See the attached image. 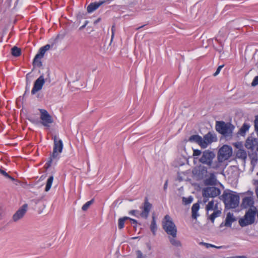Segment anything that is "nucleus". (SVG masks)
Returning a JSON list of instances; mask_svg holds the SVG:
<instances>
[{
  "mask_svg": "<svg viewBox=\"0 0 258 258\" xmlns=\"http://www.w3.org/2000/svg\"><path fill=\"white\" fill-rule=\"evenodd\" d=\"M201 155L198 159L199 161L203 164L206 165L208 167L214 169H216L220 167V165L217 162H213V160L215 158V153L209 150H206L202 152L199 149H195L193 151V156L195 159H198V156Z\"/></svg>",
  "mask_w": 258,
  "mask_h": 258,
  "instance_id": "1",
  "label": "nucleus"
},
{
  "mask_svg": "<svg viewBox=\"0 0 258 258\" xmlns=\"http://www.w3.org/2000/svg\"><path fill=\"white\" fill-rule=\"evenodd\" d=\"M217 139L214 133L209 132L203 138L198 135L191 136L189 141L198 144L202 148H206L212 143L217 141Z\"/></svg>",
  "mask_w": 258,
  "mask_h": 258,
  "instance_id": "2",
  "label": "nucleus"
},
{
  "mask_svg": "<svg viewBox=\"0 0 258 258\" xmlns=\"http://www.w3.org/2000/svg\"><path fill=\"white\" fill-rule=\"evenodd\" d=\"M63 147L62 141L60 139L55 137L53 152L44 165L46 169L49 168L53 164H56L57 161L60 158V155L62 153Z\"/></svg>",
  "mask_w": 258,
  "mask_h": 258,
  "instance_id": "3",
  "label": "nucleus"
},
{
  "mask_svg": "<svg viewBox=\"0 0 258 258\" xmlns=\"http://www.w3.org/2000/svg\"><path fill=\"white\" fill-rule=\"evenodd\" d=\"M225 207L228 209L236 208L239 204V197L235 192H229L223 195Z\"/></svg>",
  "mask_w": 258,
  "mask_h": 258,
  "instance_id": "4",
  "label": "nucleus"
},
{
  "mask_svg": "<svg viewBox=\"0 0 258 258\" xmlns=\"http://www.w3.org/2000/svg\"><path fill=\"white\" fill-rule=\"evenodd\" d=\"M162 227L168 235L175 236L177 229L172 218L169 215H166L162 220Z\"/></svg>",
  "mask_w": 258,
  "mask_h": 258,
  "instance_id": "5",
  "label": "nucleus"
},
{
  "mask_svg": "<svg viewBox=\"0 0 258 258\" xmlns=\"http://www.w3.org/2000/svg\"><path fill=\"white\" fill-rule=\"evenodd\" d=\"M256 214V207H253L251 209H249L248 211L245 213L243 218L239 219V225L241 227H244L253 224L254 222Z\"/></svg>",
  "mask_w": 258,
  "mask_h": 258,
  "instance_id": "6",
  "label": "nucleus"
},
{
  "mask_svg": "<svg viewBox=\"0 0 258 258\" xmlns=\"http://www.w3.org/2000/svg\"><path fill=\"white\" fill-rule=\"evenodd\" d=\"M232 154V148L228 145L223 146L219 150L217 159L218 163L221 165V163L228 160Z\"/></svg>",
  "mask_w": 258,
  "mask_h": 258,
  "instance_id": "7",
  "label": "nucleus"
},
{
  "mask_svg": "<svg viewBox=\"0 0 258 258\" xmlns=\"http://www.w3.org/2000/svg\"><path fill=\"white\" fill-rule=\"evenodd\" d=\"M234 127L230 123H225L224 121H217L216 129L218 132L224 136L230 135Z\"/></svg>",
  "mask_w": 258,
  "mask_h": 258,
  "instance_id": "8",
  "label": "nucleus"
},
{
  "mask_svg": "<svg viewBox=\"0 0 258 258\" xmlns=\"http://www.w3.org/2000/svg\"><path fill=\"white\" fill-rule=\"evenodd\" d=\"M221 193L220 190L215 187H206L203 189V196L204 197L203 202L204 203L207 202L208 198L216 197L219 196Z\"/></svg>",
  "mask_w": 258,
  "mask_h": 258,
  "instance_id": "9",
  "label": "nucleus"
},
{
  "mask_svg": "<svg viewBox=\"0 0 258 258\" xmlns=\"http://www.w3.org/2000/svg\"><path fill=\"white\" fill-rule=\"evenodd\" d=\"M39 110L40 112V118L41 124L44 126H50V125L53 122L52 116L45 109H39Z\"/></svg>",
  "mask_w": 258,
  "mask_h": 258,
  "instance_id": "10",
  "label": "nucleus"
},
{
  "mask_svg": "<svg viewBox=\"0 0 258 258\" xmlns=\"http://www.w3.org/2000/svg\"><path fill=\"white\" fill-rule=\"evenodd\" d=\"M50 48V45L46 44L39 49L38 53L35 55L33 60V63L35 65L39 67L42 65L40 59L44 56L46 51L49 50Z\"/></svg>",
  "mask_w": 258,
  "mask_h": 258,
  "instance_id": "11",
  "label": "nucleus"
},
{
  "mask_svg": "<svg viewBox=\"0 0 258 258\" xmlns=\"http://www.w3.org/2000/svg\"><path fill=\"white\" fill-rule=\"evenodd\" d=\"M152 207V204H150L148 199L146 198L144 205L140 208L142 210V212L140 213L141 217L144 219H147L149 216Z\"/></svg>",
  "mask_w": 258,
  "mask_h": 258,
  "instance_id": "12",
  "label": "nucleus"
},
{
  "mask_svg": "<svg viewBox=\"0 0 258 258\" xmlns=\"http://www.w3.org/2000/svg\"><path fill=\"white\" fill-rule=\"evenodd\" d=\"M45 83V80L43 75L40 76L34 82L33 87L31 90V94L34 95L42 88Z\"/></svg>",
  "mask_w": 258,
  "mask_h": 258,
  "instance_id": "13",
  "label": "nucleus"
},
{
  "mask_svg": "<svg viewBox=\"0 0 258 258\" xmlns=\"http://www.w3.org/2000/svg\"><path fill=\"white\" fill-rule=\"evenodd\" d=\"M27 210V205H23L13 216V220L14 222H17L21 219L25 215Z\"/></svg>",
  "mask_w": 258,
  "mask_h": 258,
  "instance_id": "14",
  "label": "nucleus"
},
{
  "mask_svg": "<svg viewBox=\"0 0 258 258\" xmlns=\"http://www.w3.org/2000/svg\"><path fill=\"white\" fill-rule=\"evenodd\" d=\"M106 2H108V3H109V0H103V1H99L98 2H95L94 3H91L90 4L88 7H87V12L89 13H92L94 11H95L96 10H97L100 6H101L102 5L106 3Z\"/></svg>",
  "mask_w": 258,
  "mask_h": 258,
  "instance_id": "15",
  "label": "nucleus"
},
{
  "mask_svg": "<svg viewBox=\"0 0 258 258\" xmlns=\"http://www.w3.org/2000/svg\"><path fill=\"white\" fill-rule=\"evenodd\" d=\"M254 198L253 197H245L242 199L241 207L244 209H251L253 207H255L254 206Z\"/></svg>",
  "mask_w": 258,
  "mask_h": 258,
  "instance_id": "16",
  "label": "nucleus"
},
{
  "mask_svg": "<svg viewBox=\"0 0 258 258\" xmlns=\"http://www.w3.org/2000/svg\"><path fill=\"white\" fill-rule=\"evenodd\" d=\"M258 145V140L254 138H248L245 142V147L248 149L253 150Z\"/></svg>",
  "mask_w": 258,
  "mask_h": 258,
  "instance_id": "17",
  "label": "nucleus"
},
{
  "mask_svg": "<svg viewBox=\"0 0 258 258\" xmlns=\"http://www.w3.org/2000/svg\"><path fill=\"white\" fill-rule=\"evenodd\" d=\"M236 220L233 214L231 213H227L225 221L224 226L226 227H231L232 223Z\"/></svg>",
  "mask_w": 258,
  "mask_h": 258,
  "instance_id": "18",
  "label": "nucleus"
},
{
  "mask_svg": "<svg viewBox=\"0 0 258 258\" xmlns=\"http://www.w3.org/2000/svg\"><path fill=\"white\" fill-rule=\"evenodd\" d=\"M207 211L216 210L218 209V203L217 201L212 200L210 201L206 206Z\"/></svg>",
  "mask_w": 258,
  "mask_h": 258,
  "instance_id": "19",
  "label": "nucleus"
},
{
  "mask_svg": "<svg viewBox=\"0 0 258 258\" xmlns=\"http://www.w3.org/2000/svg\"><path fill=\"white\" fill-rule=\"evenodd\" d=\"M177 233H175V236L174 235H168V238L171 244L176 247L181 246V242L176 239Z\"/></svg>",
  "mask_w": 258,
  "mask_h": 258,
  "instance_id": "20",
  "label": "nucleus"
},
{
  "mask_svg": "<svg viewBox=\"0 0 258 258\" xmlns=\"http://www.w3.org/2000/svg\"><path fill=\"white\" fill-rule=\"evenodd\" d=\"M200 209V205L198 203L194 204L191 208V212H192V218L193 219H196L197 217L199 216L198 214V211Z\"/></svg>",
  "mask_w": 258,
  "mask_h": 258,
  "instance_id": "21",
  "label": "nucleus"
},
{
  "mask_svg": "<svg viewBox=\"0 0 258 258\" xmlns=\"http://www.w3.org/2000/svg\"><path fill=\"white\" fill-rule=\"evenodd\" d=\"M216 177L214 173H210L209 178L205 180V183L206 185H214L216 183Z\"/></svg>",
  "mask_w": 258,
  "mask_h": 258,
  "instance_id": "22",
  "label": "nucleus"
},
{
  "mask_svg": "<svg viewBox=\"0 0 258 258\" xmlns=\"http://www.w3.org/2000/svg\"><path fill=\"white\" fill-rule=\"evenodd\" d=\"M250 127V125L248 123H244L240 128L238 134L241 136H244L246 132H247Z\"/></svg>",
  "mask_w": 258,
  "mask_h": 258,
  "instance_id": "23",
  "label": "nucleus"
},
{
  "mask_svg": "<svg viewBox=\"0 0 258 258\" xmlns=\"http://www.w3.org/2000/svg\"><path fill=\"white\" fill-rule=\"evenodd\" d=\"M236 157L238 158L244 160L247 157V154L244 150L239 149L236 152Z\"/></svg>",
  "mask_w": 258,
  "mask_h": 258,
  "instance_id": "24",
  "label": "nucleus"
},
{
  "mask_svg": "<svg viewBox=\"0 0 258 258\" xmlns=\"http://www.w3.org/2000/svg\"><path fill=\"white\" fill-rule=\"evenodd\" d=\"M221 214L220 210L218 209L214 210V212L209 216V219L213 223L216 217H219Z\"/></svg>",
  "mask_w": 258,
  "mask_h": 258,
  "instance_id": "25",
  "label": "nucleus"
},
{
  "mask_svg": "<svg viewBox=\"0 0 258 258\" xmlns=\"http://www.w3.org/2000/svg\"><path fill=\"white\" fill-rule=\"evenodd\" d=\"M53 180V176H50L49 177V178L47 180L45 188V191L47 192L48 191L52 185V182Z\"/></svg>",
  "mask_w": 258,
  "mask_h": 258,
  "instance_id": "26",
  "label": "nucleus"
},
{
  "mask_svg": "<svg viewBox=\"0 0 258 258\" xmlns=\"http://www.w3.org/2000/svg\"><path fill=\"white\" fill-rule=\"evenodd\" d=\"M150 229L152 232L153 234L155 235L156 234V232L157 229V226L155 220V218L154 217H153V219L150 225Z\"/></svg>",
  "mask_w": 258,
  "mask_h": 258,
  "instance_id": "27",
  "label": "nucleus"
},
{
  "mask_svg": "<svg viewBox=\"0 0 258 258\" xmlns=\"http://www.w3.org/2000/svg\"><path fill=\"white\" fill-rule=\"evenodd\" d=\"M128 218H129V217H124L118 219V226L119 229H121L124 227L125 221L126 220L128 219Z\"/></svg>",
  "mask_w": 258,
  "mask_h": 258,
  "instance_id": "28",
  "label": "nucleus"
},
{
  "mask_svg": "<svg viewBox=\"0 0 258 258\" xmlns=\"http://www.w3.org/2000/svg\"><path fill=\"white\" fill-rule=\"evenodd\" d=\"M12 54L13 56L17 57L21 54V50L16 46H14L12 49Z\"/></svg>",
  "mask_w": 258,
  "mask_h": 258,
  "instance_id": "29",
  "label": "nucleus"
},
{
  "mask_svg": "<svg viewBox=\"0 0 258 258\" xmlns=\"http://www.w3.org/2000/svg\"><path fill=\"white\" fill-rule=\"evenodd\" d=\"M200 245H204L207 248H209L210 247H214V248H216L220 249V248H221L222 247V246H216L215 245H213V244H210V243H205V242H200Z\"/></svg>",
  "mask_w": 258,
  "mask_h": 258,
  "instance_id": "30",
  "label": "nucleus"
},
{
  "mask_svg": "<svg viewBox=\"0 0 258 258\" xmlns=\"http://www.w3.org/2000/svg\"><path fill=\"white\" fill-rule=\"evenodd\" d=\"M193 201V198L191 196H189L188 198L183 197L182 198V202L185 205H188L190 204Z\"/></svg>",
  "mask_w": 258,
  "mask_h": 258,
  "instance_id": "31",
  "label": "nucleus"
},
{
  "mask_svg": "<svg viewBox=\"0 0 258 258\" xmlns=\"http://www.w3.org/2000/svg\"><path fill=\"white\" fill-rule=\"evenodd\" d=\"M93 203V200H91L89 201L86 202L82 207V209L83 211H86L91 206V205Z\"/></svg>",
  "mask_w": 258,
  "mask_h": 258,
  "instance_id": "32",
  "label": "nucleus"
},
{
  "mask_svg": "<svg viewBox=\"0 0 258 258\" xmlns=\"http://www.w3.org/2000/svg\"><path fill=\"white\" fill-rule=\"evenodd\" d=\"M252 184L255 187V192L256 197H257V198L258 199V180H257V179H253L252 180Z\"/></svg>",
  "mask_w": 258,
  "mask_h": 258,
  "instance_id": "33",
  "label": "nucleus"
},
{
  "mask_svg": "<svg viewBox=\"0 0 258 258\" xmlns=\"http://www.w3.org/2000/svg\"><path fill=\"white\" fill-rule=\"evenodd\" d=\"M0 173L2 174L6 177L11 179L12 180H14V178L10 176L5 171L0 169Z\"/></svg>",
  "mask_w": 258,
  "mask_h": 258,
  "instance_id": "34",
  "label": "nucleus"
},
{
  "mask_svg": "<svg viewBox=\"0 0 258 258\" xmlns=\"http://www.w3.org/2000/svg\"><path fill=\"white\" fill-rule=\"evenodd\" d=\"M254 128L255 131L258 135V115L255 116L254 120Z\"/></svg>",
  "mask_w": 258,
  "mask_h": 258,
  "instance_id": "35",
  "label": "nucleus"
},
{
  "mask_svg": "<svg viewBox=\"0 0 258 258\" xmlns=\"http://www.w3.org/2000/svg\"><path fill=\"white\" fill-rule=\"evenodd\" d=\"M257 85H258V76H256L254 78V79L251 83V86L254 87Z\"/></svg>",
  "mask_w": 258,
  "mask_h": 258,
  "instance_id": "36",
  "label": "nucleus"
},
{
  "mask_svg": "<svg viewBox=\"0 0 258 258\" xmlns=\"http://www.w3.org/2000/svg\"><path fill=\"white\" fill-rule=\"evenodd\" d=\"M224 67L223 65H221V66H220L218 67V68L217 69V70L215 72V73L214 74V76H216L217 75H218L219 73L220 72L222 68Z\"/></svg>",
  "mask_w": 258,
  "mask_h": 258,
  "instance_id": "37",
  "label": "nucleus"
},
{
  "mask_svg": "<svg viewBox=\"0 0 258 258\" xmlns=\"http://www.w3.org/2000/svg\"><path fill=\"white\" fill-rule=\"evenodd\" d=\"M136 253H137V258H144V257L141 251L138 250L136 251Z\"/></svg>",
  "mask_w": 258,
  "mask_h": 258,
  "instance_id": "38",
  "label": "nucleus"
},
{
  "mask_svg": "<svg viewBox=\"0 0 258 258\" xmlns=\"http://www.w3.org/2000/svg\"><path fill=\"white\" fill-rule=\"evenodd\" d=\"M245 194H246L247 195H248V197H252L253 198V191H251V190H248L247 191Z\"/></svg>",
  "mask_w": 258,
  "mask_h": 258,
  "instance_id": "39",
  "label": "nucleus"
},
{
  "mask_svg": "<svg viewBox=\"0 0 258 258\" xmlns=\"http://www.w3.org/2000/svg\"><path fill=\"white\" fill-rule=\"evenodd\" d=\"M128 219H129L131 221L132 224L137 225V221L136 220L131 218H128Z\"/></svg>",
  "mask_w": 258,
  "mask_h": 258,
  "instance_id": "40",
  "label": "nucleus"
},
{
  "mask_svg": "<svg viewBox=\"0 0 258 258\" xmlns=\"http://www.w3.org/2000/svg\"><path fill=\"white\" fill-rule=\"evenodd\" d=\"M167 185H168V181L166 180L165 183H164V190H165L167 188Z\"/></svg>",
  "mask_w": 258,
  "mask_h": 258,
  "instance_id": "41",
  "label": "nucleus"
},
{
  "mask_svg": "<svg viewBox=\"0 0 258 258\" xmlns=\"http://www.w3.org/2000/svg\"><path fill=\"white\" fill-rule=\"evenodd\" d=\"M113 27H114L113 26L112 28V29H111V30H112V35H111V41L112 40L113 38L114 37V31H113Z\"/></svg>",
  "mask_w": 258,
  "mask_h": 258,
  "instance_id": "42",
  "label": "nucleus"
},
{
  "mask_svg": "<svg viewBox=\"0 0 258 258\" xmlns=\"http://www.w3.org/2000/svg\"><path fill=\"white\" fill-rule=\"evenodd\" d=\"M235 258H246L245 256H237Z\"/></svg>",
  "mask_w": 258,
  "mask_h": 258,
  "instance_id": "43",
  "label": "nucleus"
},
{
  "mask_svg": "<svg viewBox=\"0 0 258 258\" xmlns=\"http://www.w3.org/2000/svg\"><path fill=\"white\" fill-rule=\"evenodd\" d=\"M136 212V211H135V210L132 211V214H134V213H135Z\"/></svg>",
  "mask_w": 258,
  "mask_h": 258,
  "instance_id": "44",
  "label": "nucleus"
},
{
  "mask_svg": "<svg viewBox=\"0 0 258 258\" xmlns=\"http://www.w3.org/2000/svg\"><path fill=\"white\" fill-rule=\"evenodd\" d=\"M85 27V25H83L81 27V29L84 28Z\"/></svg>",
  "mask_w": 258,
  "mask_h": 258,
  "instance_id": "45",
  "label": "nucleus"
},
{
  "mask_svg": "<svg viewBox=\"0 0 258 258\" xmlns=\"http://www.w3.org/2000/svg\"><path fill=\"white\" fill-rule=\"evenodd\" d=\"M257 175H258V172L257 173Z\"/></svg>",
  "mask_w": 258,
  "mask_h": 258,
  "instance_id": "46",
  "label": "nucleus"
}]
</instances>
